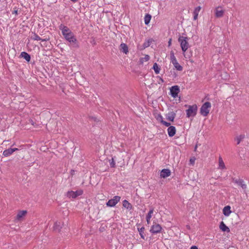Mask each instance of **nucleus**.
Listing matches in <instances>:
<instances>
[{"label":"nucleus","instance_id":"1","mask_svg":"<svg viewBox=\"0 0 249 249\" xmlns=\"http://www.w3.org/2000/svg\"><path fill=\"white\" fill-rule=\"evenodd\" d=\"M65 39L68 41L70 44L74 48H79V45L77 39L75 37L73 33L67 34L64 36Z\"/></svg>","mask_w":249,"mask_h":249},{"label":"nucleus","instance_id":"2","mask_svg":"<svg viewBox=\"0 0 249 249\" xmlns=\"http://www.w3.org/2000/svg\"><path fill=\"white\" fill-rule=\"evenodd\" d=\"M188 38L187 37H184L180 36L178 39V42L180 44V47L182 51L183 52H185L189 47V43L188 42Z\"/></svg>","mask_w":249,"mask_h":249},{"label":"nucleus","instance_id":"3","mask_svg":"<svg viewBox=\"0 0 249 249\" xmlns=\"http://www.w3.org/2000/svg\"><path fill=\"white\" fill-rule=\"evenodd\" d=\"M211 107V104L209 102H206L202 105L200 109V114L204 116H207L209 113L210 108Z\"/></svg>","mask_w":249,"mask_h":249},{"label":"nucleus","instance_id":"4","mask_svg":"<svg viewBox=\"0 0 249 249\" xmlns=\"http://www.w3.org/2000/svg\"><path fill=\"white\" fill-rule=\"evenodd\" d=\"M197 107L196 105L195 104L192 106H188V109L186 110V116L188 118L191 116L194 117L197 113Z\"/></svg>","mask_w":249,"mask_h":249},{"label":"nucleus","instance_id":"5","mask_svg":"<svg viewBox=\"0 0 249 249\" xmlns=\"http://www.w3.org/2000/svg\"><path fill=\"white\" fill-rule=\"evenodd\" d=\"M83 191L82 190H78L76 191H68L66 194V196L69 198H75L83 194Z\"/></svg>","mask_w":249,"mask_h":249},{"label":"nucleus","instance_id":"6","mask_svg":"<svg viewBox=\"0 0 249 249\" xmlns=\"http://www.w3.org/2000/svg\"><path fill=\"white\" fill-rule=\"evenodd\" d=\"M121 197L118 196H115L112 199H109L107 202V205L108 207H114L120 201Z\"/></svg>","mask_w":249,"mask_h":249},{"label":"nucleus","instance_id":"7","mask_svg":"<svg viewBox=\"0 0 249 249\" xmlns=\"http://www.w3.org/2000/svg\"><path fill=\"white\" fill-rule=\"evenodd\" d=\"M179 91L180 89L178 86H174L170 88V94L174 98L178 96Z\"/></svg>","mask_w":249,"mask_h":249},{"label":"nucleus","instance_id":"8","mask_svg":"<svg viewBox=\"0 0 249 249\" xmlns=\"http://www.w3.org/2000/svg\"><path fill=\"white\" fill-rule=\"evenodd\" d=\"M161 229L162 228L160 224L155 223L151 227L150 231L153 234L158 233L161 231Z\"/></svg>","mask_w":249,"mask_h":249},{"label":"nucleus","instance_id":"9","mask_svg":"<svg viewBox=\"0 0 249 249\" xmlns=\"http://www.w3.org/2000/svg\"><path fill=\"white\" fill-rule=\"evenodd\" d=\"M59 29L62 31V34L63 36L67 34L69 35V34L72 33L68 27L62 24H60V25L59 26Z\"/></svg>","mask_w":249,"mask_h":249},{"label":"nucleus","instance_id":"10","mask_svg":"<svg viewBox=\"0 0 249 249\" xmlns=\"http://www.w3.org/2000/svg\"><path fill=\"white\" fill-rule=\"evenodd\" d=\"M232 181L239 186H240L243 189L245 190L247 188V185L244 183V181L242 179H237L233 178Z\"/></svg>","mask_w":249,"mask_h":249},{"label":"nucleus","instance_id":"11","mask_svg":"<svg viewBox=\"0 0 249 249\" xmlns=\"http://www.w3.org/2000/svg\"><path fill=\"white\" fill-rule=\"evenodd\" d=\"M171 175V171L168 169H164L161 171L160 172V177L162 178H166Z\"/></svg>","mask_w":249,"mask_h":249},{"label":"nucleus","instance_id":"12","mask_svg":"<svg viewBox=\"0 0 249 249\" xmlns=\"http://www.w3.org/2000/svg\"><path fill=\"white\" fill-rule=\"evenodd\" d=\"M224 13V11L221 9V7H218L215 9V16L216 18L222 17Z\"/></svg>","mask_w":249,"mask_h":249},{"label":"nucleus","instance_id":"13","mask_svg":"<svg viewBox=\"0 0 249 249\" xmlns=\"http://www.w3.org/2000/svg\"><path fill=\"white\" fill-rule=\"evenodd\" d=\"M32 35L31 37V39L34 40H41L42 41H46L49 40V38H44L42 39L40 38L35 33L32 32Z\"/></svg>","mask_w":249,"mask_h":249},{"label":"nucleus","instance_id":"14","mask_svg":"<svg viewBox=\"0 0 249 249\" xmlns=\"http://www.w3.org/2000/svg\"><path fill=\"white\" fill-rule=\"evenodd\" d=\"M168 134L169 137H172L174 136L176 132V129L174 126H170L167 129Z\"/></svg>","mask_w":249,"mask_h":249},{"label":"nucleus","instance_id":"15","mask_svg":"<svg viewBox=\"0 0 249 249\" xmlns=\"http://www.w3.org/2000/svg\"><path fill=\"white\" fill-rule=\"evenodd\" d=\"M63 224L60 221H56L54 223L53 226V230L56 231L60 232L62 229Z\"/></svg>","mask_w":249,"mask_h":249},{"label":"nucleus","instance_id":"16","mask_svg":"<svg viewBox=\"0 0 249 249\" xmlns=\"http://www.w3.org/2000/svg\"><path fill=\"white\" fill-rule=\"evenodd\" d=\"M152 39H149L146 41H145L142 46L139 45L138 46V48L140 50H142L146 48L149 47L150 45V43L152 42Z\"/></svg>","mask_w":249,"mask_h":249},{"label":"nucleus","instance_id":"17","mask_svg":"<svg viewBox=\"0 0 249 249\" xmlns=\"http://www.w3.org/2000/svg\"><path fill=\"white\" fill-rule=\"evenodd\" d=\"M176 116V113L173 111H171L166 114V118L168 120L173 122Z\"/></svg>","mask_w":249,"mask_h":249},{"label":"nucleus","instance_id":"18","mask_svg":"<svg viewBox=\"0 0 249 249\" xmlns=\"http://www.w3.org/2000/svg\"><path fill=\"white\" fill-rule=\"evenodd\" d=\"M219 228L223 231L227 232H230V230L229 228L228 227L225 225V224L224 223L223 221H221L220 222V225H219Z\"/></svg>","mask_w":249,"mask_h":249},{"label":"nucleus","instance_id":"19","mask_svg":"<svg viewBox=\"0 0 249 249\" xmlns=\"http://www.w3.org/2000/svg\"><path fill=\"white\" fill-rule=\"evenodd\" d=\"M120 50L122 51L125 54H127L128 53L127 45L125 43H121L120 45Z\"/></svg>","mask_w":249,"mask_h":249},{"label":"nucleus","instance_id":"20","mask_svg":"<svg viewBox=\"0 0 249 249\" xmlns=\"http://www.w3.org/2000/svg\"><path fill=\"white\" fill-rule=\"evenodd\" d=\"M231 213L230 206H225L223 210V213L226 216H228Z\"/></svg>","mask_w":249,"mask_h":249},{"label":"nucleus","instance_id":"21","mask_svg":"<svg viewBox=\"0 0 249 249\" xmlns=\"http://www.w3.org/2000/svg\"><path fill=\"white\" fill-rule=\"evenodd\" d=\"M20 56L24 58L28 62H29L31 60L30 55L25 52H21Z\"/></svg>","mask_w":249,"mask_h":249},{"label":"nucleus","instance_id":"22","mask_svg":"<svg viewBox=\"0 0 249 249\" xmlns=\"http://www.w3.org/2000/svg\"><path fill=\"white\" fill-rule=\"evenodd\" d=\"M27 211H19L18 214L17 215L16 220H20V219L23 217L25 214L27 213Z\"/></svg>","mask_w":249,"mask_h":249},{"label":"nucleus","instance_id":"23","mask_svg":"<svg viewBox=\"0 0 249 249\" xmlns=\"http://www.w3.org/2000/svg\"><path fill=\"white\" fill-rule=\"evenodd\" d=\"M245 138V135L244 134H241L239 136H236L234 138V140L237 142V144H239Z\"/></svg>","mask_w":249,"mask_h":249},{"label":"nucleus","instance_id":"24","mask_svg":"<svg viewBox=\"0 0 249 249\" xmlns=\"http://www.w3.org/2000/svg\"><path fill=\"white\" fill-rule=\"evenodd\" d=\"M123 206L124 207L126 208L127 209H131L132 205L131 204L126 200H124L123 201Z\"/></svg>","mask_w":249,"mask_h":249},{"label":"nucleus","instance_id":"25","mask_svg":"<svg viewBox=\"0 0 249 249\" xmlns=\"http://www.w3.org/2000/svg\"><path fill=\"white\" fill-rule=\"evenodd\" d=\"M12 148L5 150L3 152V155L5 157H8L13 153Z\"/></svg>","mask_w":249,"mask_h":249},{"label":"nucleus","instance_id":"26","mask_svg":"<svg viewBox=\"0 0 249 249\" xmlns=\"http://www.w3.org/2000/svg\"><path fill=\"white\" fill-rule=\"evenodd\" d=\"M151 19V16L148 14L145 15L144 17V23L145 25H148Z\"/></svg>","mask_w":249,"mask_h":249},{"label":"nucleus","instance_id":"27","mask_svg":"<svg viewBox=\"0 0 249 249\" xmlns=\"http://www.w3.org/2000/svg\"><path fill=\"white\" fill-rule=\"evenodd\" d=\"M138 231H139V234H140L141 238L143 239H144V230H145L144 227H142L141 228H138Z\"/></svg>","mask_w":249,"mask_h":249},{"label":"nucleus","instance_id":"28","mask_svg":"<svg viewBox=\"0 0 249 249\" xmlns=\"http://www.w3.org/2000/svg\"><path fill=\"white\" fill-rule=\"evenodd\" d=\"M153 69H154L155 72L156 74L159 73L160 69L157 63H155L154 64Z\"/></svg>","mask_w":249,"mask_h":249},{"label":"nucleus","instance_id":"29","mask_svg":"<svg viewBox=\"0 0 249 249\" xmlns=\"http://www.w3.org/2000/svg\"><path fill=\"white\" fill-rule=\"evenodd\" d=\"M219 166L222 169L225 168L224 163L222 160V158L220 157L219 158Z\"/></svg>","mask_w":249,"mask_h":249},{"label":"nucleus","instance_id":"30","mask_svg":"<svg viewBox=\"0 0 249 249\" xmlns=\"http://www.w3.org/2000/svg\"><path fill=\"white\" fill-rule=\"evenodd\" d=\"M174 66L175 67V68L177 70H178L179 71H181L182 70V69H183L182 67L181 66H180L178 62H177V63L175 64L174 65Z\"/></svg>","mask_w":249,"mask_h":249},{"label":"nucleus","instance_id":"31","mask_svg":"<svg viewBox=\"0 0 249 249\" xmlns=\"http://www.w3.org/2000/svg\"><path fill=\"white\" fill-rule=\"evenodd\" d=\"M153 211H154V209L153 208H151L150 211H149L148 213H147V214L146 215V217H147V219H151V214L153 213Z\"/></svg>","mask_w":249,"mask_h":249},{"label":"nucleus","instance_id":"32","mask_svg":"<svg viewBox=\"0 0 249 249\" xmlns=\"http://www.w3.org/2000/svg\"><path fill=\"white\" fill-rule=\"evenodd\" d=\"M149 59V56L148 55H146L144 58H141L140 59V62L141 63H143V60H145V61H147Z\"/></svg>","mask_w":249,"mask_h":249},{"label":"nucleus","instance_id":"33","mask_svg":"<svg viewBox=\"0 0 249 249\" xmlns=\"http://www.w3.org/2000/svg\"><path fill=\"white\" fill-rule=\"evenodd\" d=\"M201 7L200 6L196 7L195 9L193 14H196L198 15V13H199L200 10H201Z\"/></svg>","mask_w":249,"mask_h":249},{"label":"nucleus","instance_id":"34","mask_svg":"<svg viewBox=\"0 0 249 249\" xmlns=\"http://www.w3.org/2000/svg\"><path fill=\"white\" fill-rule=\"evenodd\" d=\"M110 166L112 168L115 167V162L113 158H112L111 161L110 162Z\"/></svg>","mask_w":249,"mask_h":249},{"label":"nucleus","instance_id":"35","mask_svg":"<svg viewBox=\"0 0 249 249\" xmlns=\"http://www.w3.org/2000/svg\"><path fill=\"white\" fill-rule=\"evenodd\" d=\"M89 120L92 121H93L96 123H98L99 122V120L96 117H93V116L89 117Z\"/></svg>","mask_w":249,"mask_h":249},{"label":"nucleus","instance_id":"36","mask_svg":"<svg viewBox=\"0 0 249 249\" xmlns=\"http://www.w3.org/2000/svg\"><path fill=\"white\" fill-rule=\"evenodd\" d=\"M161 124L166 126L169 127L170 126L171 124L170 123L167 122L166 121H164V120H162Z\"/></svg>","mask_w":249,"mask_h":249},{"label":"nucleus","instance_id":"37","mask_svg":"<svg viewBox=\"0 0 249 249\" xmlns=\"http://www.w3.org/2000/svg\"><path fill=\"white\" fill-rule=\"evenodd\" d=\"M157 120L160 121L161 123V121L163 120L162 116L160 114H159L157 117Z\"/></svg>","mask_w":249,"mask_h":249},{"label":"nucleus","instance_id":"38","mask_svg":"<svg viewBox=\"0 0 249 249\" xmlns=\"http://www.w3.org/2000/svg\"><path fill=\"white\" fill-rule=\"evenodd\" d=\"M176 58L173 51H171L170 53V60H172L173 59Z\"/></svg>","mask_w":249,"mask_h":249},{"label":"nucleus","instance_id":"39","mask_svg":"<svg viewBox=\"0 0 249 249\" xmlns=\"http://www.w3.org/2000/svg\"><path fill=\"white\" fill-rule=\"evenodd\" d=\"M29 123H30L32 125H33V126H36V123L34 121V120L33 119H30L29 120Z\"/></svg>","mask_w":249,"mask_h":249},{"label":"nucleus","instance_id":"40","mask_svg":"<svg viewBox=\"0 0 249 249\" xmlns=\"http://www.w3.org/2000/svg\"><path fill=\"white\" fill-rule=\"evenodd\" d=\"M171 62L174 65L175 64L177 63L178 62L176 58L173 59L172 60H171Z\"/></svg>","mask_w":249,"mask_h":249},{"label":"nucleus","instance_id":"41","mask_svg":"<svg viewBox=\"0 0 249 249\" xmlns=\"http://www.w3.org/2000/svg\"><path fill=\"white\" fill-rule=\"evenodd\" d=\"M194 15V19L196 20L197 18L198 15L197 14H193Z\"/></svg>","mask_w":249,"mask_h":249},{"label":"nucleus","instance_id":"42","mask_svg":"<svg viewBox=\"0 0 249 249\" xmlns=\"http://www.w3.org/2000/svg\"><path fill=\"white\" fill-rule=\"evenodd\" d=\"M12 149L13 152H14L15 151H16L19 150V149L18 148H12Z\"/></svg>","mask_w":249,"mask_h":249},{"label":"nucleus","instance_id":"43","mask_svg":"<svg viewBox=\"0 0 249 249\" xmlns=\"http://www.w3.org/2000/svg\"><path fill=\"white\" fill-rule=\"evenodd\" d=\"M190 249H198V248L197 247H196L195 246H193L191 247Z\"/></svg>","mask_w":249,"mask_h":249},{"label":"nucleus","instance_id":"44","mask_svg":"<svg viewBox=\"0 0 249 249\" xmlns=\"http://www.w3.org/2000/svg\"><path fill=\"white\" fill-rule=\"evenodd\" d=\"M172 39L170 38L168 41V46H170L171 45Z\"/></svg>","mask_w":249,"mask_h":249},{"label":"nucleus","instance_id":"45","mask_svg":"<svg viewBox=\"0 0 249 249\" xmlns=\"http://www.w3.org/2000/svg\"><path fill=\"white\" fill-rule=\"evenodd\" d=\"M146 221H147V223H148V224H149V222H150V219H147V217H146Z\"/></svg>","mask_w":249,"mask_h":249},{"label":"nucleus","instance_id":"46","mask_svg":"<svg viewBox=\"0 0 249 249\" xmlns=\"http://www.w3.org/2000/svg\"><path fill=\"white\" fill-rule=\"evenodd\" d=\"M71 1H72L73 2H76L77 0H71Z\"/></svg>","mask_w":249,"mask_h":249},{"label":"nucleus","instance_id":"47","mask_svg":"<svg viewBox=\"0 0 249 249\" xmlns=\"http://www.w3.org/2000/svg\"><path fill=\"white\" fill-rule=\"evenodd\" d=\"M16 13V14H17L18 11L17 10H15V11H14V12H13V13Z\"/></svg>","mask_w":249,"mask_h":249},{"label":"nucleus","instance_id":"48","mask_svg":"<svg viewBox=\"0 0 249 249\" xmlns=\"http://www.w3.org/2000/svg\"><path fill=\"white\" fill-rule=\"evenodd\" d=\"M160 81H161L162 82H164L163 80L161 78H160Z\"/></svg>","mask_w":249,"mask_h":249},{"label":"nucleus","instance_id":"49","mask_svg":"<svg viewBox=\"0 0 249 249\" xmlns=\"http://www.w3.org/2000/svg\"><path fill=\"white\" fill-rule=\"evenodd\" d=\"M190 161H191V162H194V160H193L192 159H191V160H190Z\"/></svg>","mask_w":249,"mask_h":249}]
</instances>
